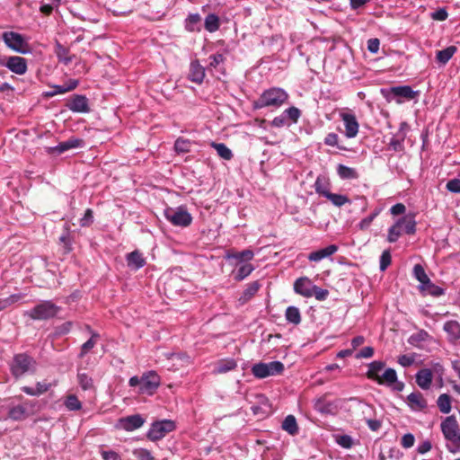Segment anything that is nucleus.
<instances>
[{"mask_svg":"<svg viewBox=\"0 0 460 460\" xmlns=\"http://www.w3.org/2000/svg\"><path fill=\"white\" fill-rule=\"evenodd\" d=\"M260 284L257 281L249 284L243 295L240 296L239 301L242 304L248 302L258 292Z\"/></svg>","mask_w":460,"mask_h":460,"instance_id":"obj_32","label":"nucleus"},{"mask_svg":"<svg viewBox=\"0 0 460 460\" xmlns=\"http://www.w3.org/2000/svg\"><path fill=\"white\" fill-rule=\"evenodd\" d=\"M73 112L86 113L90 111L88 99L84 95H75L66 104Z\"/></svg>","mask_w":460,"mask_h":460,"instance_id":"obj_17","label":"nucleus"},{"mask_svg":"<svg viewBox=\"0 0 460 460\" xmlns=\"http://www.w3.org/2000/svg\"><path fill=\"white\" fill-rule=\"evenodd\" d=\"M284 365L280 361L257 363L252 366V373L257 378H265L282 373Z\"/></svg>","mask_w":460,"mask_h":460,"instance_id":"obj_6","label":"nucleus"},{"mask_svg":"<svg viewBox=\"0 0 460 460\" xmlns=\"http://www.w3.org/2000/svg\"><path fill=\"white\" fill-rule=\"evenodd\" d=\"M54 52L59 62L68 65L72 62L74 56L70 54L68 48L63 46L58 40L55 41Z\"/></svg>","mask_w":460,"mask_h":460,"instance_id":"obj_22","label":"nucleus"},{"mask_svg":"<svg viewBox=\"0 0 460 460\" xmlns=\"http://www.w3.org/2000/svg\"><path fill=\"white\" fill-rule=\"evenodd\" d=\"M64 405L69 411H79L82 408V402L75 394H69L64 401Z\"/></svg>","mask_w":460,"mask_h":460,"instance_id":"obj_39","label":"nucleus"},{"mask_svg":"<svg viewBox=\"0 0 460 460\" xmlns=\"http://www.w3.org/2000/svg\"><path fill=\"white\" fill-rule=\"evenodd\" d=\"M390 96L396 98L397 103H402L403 102L402 99L412 100L417 97L418 92L413 91L412 88L409 85L394 86L387 90V94L385 97L389 99Z\"/></svg>","mask_w":460,"mask_h":460,"instance_id":"obj_11","label":"nucleus"},{"mask_svg":"<svg viewBox=\"0 0 460 460\" xmlns=\"http://www.w3.org/2000/svg\"><path fill=\"white\" fill-rule=\"evenodd\" d=\"M128 266L135 270L142 268L146 261L142 254L137 251H134L127 255Z\"/></svg>","mask_w":460,"mask_h":460,"instance_id":"obj_27","label":"nucleus"},{"mask_svg":"<svg viewBox=\"0 0 460 460\" xmlns=\"http://www.w3.org/2000/svg\"><path fill=\"white\" fill-rule=\"evenodd\" d=\"M402 233V229L400 227L396 221L388 230L387 241L389 243H395Z\"/></svg>","mask_w":460,"mask_h":460,"instance_id":"obj_48","label":"nucleus"},{"mask_svg":"<svg viewBox=\"0 0 460 460\" xmlns=\"http://www.w3.org/2000/svg\"><path fill=\"white\" fill-rule=\"evenodd\" d=\"M376 382L379 385H385L388 386L394 385V389L397 391H402L404 387L403 383L397 382V374L394 368L385 369V372L377 378Z\"/></svg>","mask_w":460,"mask_h":460,"instance_id":"obj_14","label":"nucleus"},{"mask_svg":"<svg viewBox=\"0 0 460 460\" xmlns=\"http://www.w3.org/2000/svg\"><path fill=\"white\" fill-rule=\"evenodd\" d=\"M144 423L145 419L140 414H134L119 419L115 427L130 432L141 428Z\"/></svg>","mask_w":460,"mask_h":460,"instance_id":"obj_12","label":"nucleus"},{"mask_svg":"<svg viewBox=\"0 0 460 460\" xmlns=\"http://www.w3.org/2000/svg\"><path fill=\"white\" fill-rule=\"evenodd\" d=\"M416 384L423 390L429 389L432 380L433 373L429 368H422L419 370L415 376Z\"/></svg>","mask_w":460,"mask_h":460,"instance_id":"obj_18","label":"nucleus"},{"mask_svg":"<svg viewBox=\"0 0 460 460\" xmlns=\"http://www.w3.org/2000/svg\"><path fill=\"white\" fill-rule=\"evenodd\" d=\"M312 296H314L318 301H323L327 298L329 292L327 289L319 288L314 284V288L311 290Z\"/></svg>","mask_w":460,"mask_h":460,"instance_id":"obj_55","label":"nucleus"},{"mask_svg":"<svg viewBox=\"0 0 460 460\" xmlns=\"http://www.w3.org/2000/svg\"><path fill=\"white\" fill-rule=\"evenodd\" d=\"M84 141L77 137H70L66 141L61 142L55 146L45 147V151L48 155H58L70 149L79 148L84 146Z\"/></svg>","mask_w":460,"mask_h":460,"instance_id":"obj_9","label":"nucleus"},{"mask_svg":"<svg viewBox=\"0 0 460 460\" xmlns=\"http://www.w3.org/2000/svg\"><path fill=\"white\" fill-rule=\"evenodd\" d=\"M98 339L99 334L97 332H92L91 338L82 345L79 357L83 358L95 346Z\"/></svg>","mask_w":460,"mask_h":460,"instance_id":"obj_41","label":"nucleus"},{"mask_svg":"<svg viewBox=\"0 0 460 460\" xmlns=\"http://www.w3.org/2000/svg\"><path fill=\"white\" fill-rule=\"evenodd\" d=\"M21 297V295L14 294L6 298H0V311L19 301Z\"/></svg>","mask_w":460,"mask_h":460,"instance_id":"obj_56","label":"nucleus"},{"mask_svg":"<svg viewBox=\"0 0 460 460\" xmlns=\"http://www.w3.org/2000/svg\"><path fill=\"white\" fill-rule=\"evenodd\" d=\"M211 146L217 151V155L225 159L231 160L233 158L232 151L224 143H211Z\"/></svg>","mask_w":460,"mask_h":460,"instance_id":"obj_34","label":"nucleus"},{"mask_svg":"<svg viewBox=\"0 0 460 460\" xmlns=\"http://www.w3.org/2000/svg\"><path fill=\"white\" fill-rule=\"evenodd\" d=\"M415 438L411 433H407L402 436L401 444L404 448H410L414 445Z\"/></svg>","mask_w":460,"mask_h":460,"instance_id":"obj_61","label":"nucleus"},{"mask_svg":"<svg viewBox=\"0 0 460 460\" xmlns=\"http://www.w3.org/2000/svg\"><path fill=\"white\" fill-rule=\"evenodd\" d=\"M93 221V210L91 208H87L84 212V217L80 219L81 226H88Z\"/></svg>","mask_w":460,"mask_h":460,"instance_id":"obj_58","label":"nucleus"},{"mask_svg":"<svg viewBox=\"0 0 460 460\" xmlns=\"http://www.w3.org/2000/svg\"><path fill=\"white\" fill-rule=\"evenodd\" d=\"M205 29L209 32H215L219 29L220 22L217 15L209 13L205 18Z\"/></svg>","mask_w":460,"mask_h":460,"instance_id":"obj_35","label":"nucleus"},{"mask_svg":"<svg viewBox=\"0 0 460 460\" xmlns=\"http://www.w3.org/2000/svg\"><path fill=\"white\" fill-rule=\"evenodd\" d=\"M160 385V376L155 371L144 373L141 376L139 393L153 394Z\"/></svg>","mask_w":460,"mask_h":460,"instance_id":"obj_10","label":"nucleus"},{"mask_svg":"<svg viewBox=\"0 0 460 460\" xmlns=\"http://www.w3.org/2000/svg\"><path fill=\"white\" fill-rule=\"evenodd\" d=\"M338 172L339 175L344 179L354 178L356 176V172L352 168L341 164L339 165Z\"/></svg>","mask_w":460,"mask_h":460,"instance_id":"obj_57","label":"nucleus"},{"mask_svg":"<svg viewBox=\"0 0 460 460\" xmlns=\"http://www.w3.org/2000/svg\"><path fill=\"white\" fill-rule=\"evenodd\" d=\"M58 312L59 307L47 300L38 304L25 314L32 320H48L56 316Z\"/></svg>","mask_w":460,"mask_h":460,"instance_id":"obj_4","label":"nucleus"},{"mask_svg":"<svg viewBox=\"0 0 460 460\" xmlns=\"http://www.w3.org/2000/svg\"><path fill=\"white\" fill-rule=\"evenodd\" d=\"M419 289L423 295H430L435 297L440 296L445 293L442 288L432 283L429 279L422 285H420Z\"/></svg>","mask_w":460,"mask_h":460,"instance_id":"obj_23","label":"nucleus"},{"mask_svg":"<svg viewBox=\"0 0 460 460\" xmlns=\"http://www.w3.org/2000/svg\"><path fill=\"white\" fill-rule=\"evenodd\" d=\"M283 113L286 119L291 120L292 122H296L301 115L300 111L296 107L286 109Z\"/></svg>","mask_w":460,"mask_h":460,"instance_id":"obj_54","label":"nucleus"},{"mask_svg":"<svg viewBox=\"0 0 460 460\" xmlns=\"http://www.w3.org/2000/svg\"><path fill=\"white\" fill-rule=\"evenodd\" d=\"M379 213H380V209H376L370 216L363 218L358 224L359 229L360 230L367 229L369 227V226L371 225V223L373 222V220L378 216Z\"/></svg>","mask_w":460,"mask_h":460,"instance_id":"obj_53","label":"nucleus"},{"mask_svg":"<svg viewBox=\"0 0 460 460\" xmlns=\"http://www.w3.org/2000/svg\"><path fill=\"white\" fill-rule=\"evenodd\" d=\"M254 270V267L250 264L246 263L242 265L234 277V279L238 281L244 279L247 276H249L252 271Z\"/></svg>","mask_w":460,"mask_h":460,"instance_id":"obj_49","label":"nucleus"},{"mask_svg":"<svg viewBox=\"0 0 460 460\" xmlns=\"http://www.w3.org/2000/svg\"><path fill=\"white\" fill-rule=\"evenodd\" d=\"M374 355V349L372 347H365L357 353V358H369Z\"/></svg>","mask_w":460,"mask_h":460,"instance_id":"obj_63","label":"nucleus"},{"mask_svg":"<svg viewBox=\"0 0 460 460\" xmlns=\"http://www.w3.org/2000/svg\"><path fill=\"white\" fill-rule=\"evenodd\" d=\"M2 38L4 42L9 49L18 53H27L28 45L22 35H21L20 33L14 31H5L3 33Z\"/></svg>","mask_w":460,"mask_h":460,"instance_id":"obj_8","label":"nucleus"},{"mask_svg":"<svg viewBox=\"0 0 460 460\" xmlns=\"http://www.w3.org/2000/svg\"><path fill=\"white\" fill-rule=\"evenodd\" d=\"M314 189L316 193L326 198L329 194V183L327 180L323 176H318L314 182Z\"/></svg>","mask_w":460,"mask_h":460,"instance_id":"obj_38","label":"nucleus"},{"mask_svg":"<svg viewBox=\"0 0 460 460\" xmlns=\"http://www.w3.org/2000/svg\"><path fill=\"white\" fill-rule=\"evenodd\" d=\"M282 429L290 435H296L298 432L296 418L293 415H288L282 422Z\"/></svg>","mask_w":460,"mask_h":460,"instance_id":"obj_33","label":"nucleus"},{"mask_svg":"<svg viewBox=\"0 0 460 460\" xmlns=\"http://www.w3.org/2000/svg\"><path fill=\"white\" fill-rule=\"evenodd\" d=\"M175 429V424L172 420H164L154 422L147 432V438L151 441H156L172 432Z\"/></svg>","mask_w":460,"mask_h":460,"instance_id":"obj_7","label":"nucleus"},{"mask_svg":"<svg viewBox=\"0 0 460 460\" xmlns=\"http://www.w3.org/2000/svg\"><path fill=\"white\" fill-rule=\"evenodd\" d=\"M77 380L83 390H89L93 387V381L91 376L85 373H78Z\"/></svg>","mask_w":460,"mask_h":460,"instance_id":"obj_47","label":"nucleus"},{"mask_svg":"<svg viewBox=\"0 0 460 460\" xmlns=\"http://www.w3.org/2000/svg\"><path fill=\"white\" fill-rule=\"evenodd\" d=\"M286 319L288 323L293 324H299L301 322L300 311L296 306H288L285 314Z\"/></svg>","mask_w":460,"mask_h":460,"instance_id":"obj_36","label":"nucleus"},{"mask_svg":"<svg viewBox=\"0 0 460 460\" xmlns=\"http://www.w3.org/2000/svg\"><path fill=\"white\" fill-rule=\"evenodd\" d=\"M205 77V69L198 60L191 61L190 65L189 78L194 83L201 84Z\"/></svg>","mask_w":460,"mask_h":460,"instance_id":"obj_20","label":"nucleus"},{"mask_svg":"<svg viewBox=\"0 0 460 460\" xmlns=\"http://www.w3.org/2000/svg\"><path fill=\"white\" fill-rule=\"evenodd\" d=\"M50 387V384L46 382H38L36 387L22 386V391L31 396H39L46 393Z\"/></svg>","mask_w":460,"mask_h":460,"instance_id":"obj_25","label":"nucleus"},{"mask_svg":"<svg viewBox=\"0 0 460 460\" xmlns=\"http://www.w3.org/2000/svg\"><path fill=\"white\" fill-rule=\"evenodd\" d=\"M288 99V93L284 89L279 87H271L263 91L260 97L253 102V108H279L283 105Z\"/></svg>","mask_w":460,"mask_h":460,"instance_id":"obj_1","label":"nucleus"},{"mask_svg":"<svg viewBox=\"0 0 460 460\" xmlns=\"http://www.w3.org/2000/svg\"><path fill=\"white\" fill-rule=\"evenodd\" d=\"M447 189L453 193H460V179H452L447 181Z\"/></svg>","mask_w":460,"mask_h":460,"instance_id":"obj_60","label":"nucleus"},{"mask_svg":"<svg viewBox=\"0 0 460 460\" xmlns=\"http://www.w3.org/2000/svg\"><path fill=\"white\" fill-rule=\"evenodd\" d=\"M413 276L420 282V285H422L426 280L429 279L426 274L424 268L420 264L414 265Z\"/></svg>","mask_w":460,"mask_h":460,"instance_id":"obj_50","label":"nucleus"},{"mask_svg":"<svg viewBox=\"0 0 460 460\" xmlns=\"http://www.w3.org/2000/svg\"><path fill=\"white\" fill-rule=\"evenodd\" d=\"M36 361L27 354L21 353L13 357L10 369L15 378L36 371Z\"/></svg>","mask_w":460,"mask_h":460,"instance_id":"obj_3","label":"nucleus"},{"mask_svg":"<svg viewBox=\"0 0 460 460\" xmlns=\"http://www.w3.org/2000/svg\"><path fill=\"white\" fill-rule=\"evenodd\" d=\"M437 404L442 413L447 414L451 411V397L447 394H443L438 396Z\"/></svg>","mask_w":460,"mask_h":460,"instance_id":"obj_37","label":"nucleus"},{"mask_svg":"<svg viewBox=\"0 0 460 460\" xmlns=\"http://www.w3.org/2000/svg\"><path fill=\"white\" fill-rule=\"evenodd\" d=\"M445 332L452 340L460 339V323L456 321H448L444 324Z\"/></svg>","mask_w":460,"mask_h":460,"instance_id":"obj_30","label":"nucleus"},{"mask_svg":"<svg viewBox=\"0 0 460 460\" xmlns=\"http://www.w3.org/2000/svg\"><path fill=\"white\" fill-rule=\"evenodd\" d=\"M132 455L135 460H156L148 449L143 447L135 448Z\"/></svg>","mask_w":460,"mask_h":460,"instance_id":"obj_44","label":"nucleus"},{"mask_svg":"<svg viewBox=\"0 0 460 460\" xmlns=\"http://www.w3.org/2000/svg\"><path fill=\"white\" fill-rule=\"evenodd\" d=\"M4 66L13 73L20 75H24L27 71L26 59L18 56L9 57Z\"/></svg>","mask_w":460,"mask_h":460,"instance_id":"obj_15","label":"nucleus"},{"mask_svg":"<svg viewBox=\"0 0 460 460\" xmlns=\"http://www.w3.org/2000/svg\"><path fill=\"white\" fill-rule=\"evenodd\" d=\"M391 263V254L388 251H384L380 257V270H385Z\"/></svg>","mask_w":460,"mask_h":460,"instance_id":"obj_59","label":"nucleus"},{"mask_svg":"<svg viewBox=\"0 0 460 460\" xmlns=\"http://www.w3.org/2000/svg\"><path fill=\"white\" fill-rule=\"evenodd\" d=\"M400 227L402 229V232L412 234L416 231V222L413 217L405 216L397 220Z\"/></svg>","mask_w":460,"mask_h":460,"instance_id":"obj_26","label":"nucleus"},{"mask_svg":"<svg viewBox=\"0 0 460 460\" xmlns=\"http://www.w3.org/2000/svg\"><path fill=\"white\" fill-rule=\"evenodd\" d=\"M338 251V246L335 244H331L325 248L312 252L308 255V260L310 261H320L325 258H328L334 254Z\"/></svg>","mask_w":460,"mask_h":460,"instance_id":"obj_19","label":"nucleus"},{"mask_svg":"<svg viewBox=\"0 0 460 460\" xmlns=\"http://www.w3.org/2000/svg\"><path fill=\"white\" fill-rule=\"evenodd\" d=\"M201 18L198 13L190 14L186 19L185 28L188 31H199L198 28V24L199 23Z\"/></svg>","mask_w":460,"mask_h":460,"instance_id":"obj_43","label":"nucleus"},{"mask_svg":"<svg viewBox=\"0 0 460 460\" xmlns=\"http://www.w3.org/2000/svg\"><path fill=\"white\" fill-rule=\"evenodd\" d=\"M407 400L409 406L415 411L423 410L427 406V401L419 392L410 394L407 397Z\"/></svg>","mask_w":460,"mask_h":460,"instance_id":"obj_24","label":"nucleus"},{"mask_svg":"<svg viewBox=\"0 0 460 460\" xmlns=\"http://www.w3.org/2000/svg\"><path fill=\"white\" fill-rule=\"evenodd\" d=\"M385 367V363L382 361H373L368 366V370L367 376L368 378L376 381L380 376V371H382Z\"/></svg>","mask_w":460,"mask_h":460,"instance_id":"obj_31","label":"nucleus"},{"mask_svg":"<svg viewBox=\"0 0 460 460\" xmlns=\"http://www.w3.org/2000/svg\"><path fill=\"white\" fill-rule=\"evenodd\" d=\"M79 84V81L76 79H69L62 85H53L52 89L55 90L56 94H64L66 93L75 90Z\"/></svg>","mask_w":460,"mask_h":460,"instance_id":"obj_29","label":"nucleus"},{"mask_svg":"<svg viewBox=\"0 0 460 460\" xmlns=\"http://www.w3.org/2000/svg\"><path fill=\"white\" fill-rule=\"evenodd\" d=\"M190 142L187 139L178 138L174 143V149L177 153H188L190 149Z\"/></svg>","mask_w":460,"mask_h":460,"instance_id":"obj_51","label":"nucleus"},{"mask_svg":"<svg viewBox=\"0 0 460 460\" xmlns=\"http://www.w3.org/2000/svg\"><path fill=\"white\" fill-rule=\"evenodd\" d=\"M448 14L445 8H439L431 13V18L436 21H445Z\"/></svg>","mask_w":460,"mask_h":460,"instance_id":"obj_62","label":"nucleus"},{"mask_svg":"<svg viewBox=\"0 0 460 460\" xmlns=\"http://www.w3.org/2000/svg\"><path fill=\"white\" fill-rule=\"evenodd\" d=\"M335 441L338 445L346 449L350 448L353 445L352 438L349 435H337Z\"/></svg>","mask_w":460,"mask_h":460,"instance_id":"obj_52","label":"nucleus"},{"mask_svg":"<svg viewBox=\"0 0 460 460\" xmlns=\"http://www.w3.org/2000/svg\"><path fill=\"white\" fill-rule=\"evenodd\" d=\"M7 418L13 420H22L26 419V415L24 413V410L21 406V404L13 406L8 411V416Z\"/></svg>","mask_w":460,"mask_h":460,"instance_id":"obj_40","label":"nucleus"},{"mask_svg":"<svg viewBox=\"0 0 460 460\" xmlns=\"http://www.w3.org/2000/svg\"><path fill=\"white\" fill-rule=\"evenodd\" d=\"M340 117L342 119L345 127V136L348 138L355 137L359 129V124L356 116L349 112H341Z\"/></svg>","mask_w":460,"mask_h":460,"instance_id":"obj_13","label":"nucleus"},{"mask_svg":"<svg viewBox=\"0 0 460 460\" xmlns=\"http://www.w3.org/2000/svg\"><path fill=\"white\" fill-rule=\"evenodd\" d=\"M21 406L24 410L26 417L35 414L40 409L39 402L33 400H26Z\"/></svg>","mask_w":460,"mask_h":460,"instance_id":"obj_42","label":"nucleus"},{"mask_svg":"<svg viewBox=\"0 0 460 460\" xmlns=\"http://www.w3.org/2000/svg\"><path fill=\"white\" fill-rule=\"evenodd\" d=\"M312 288H314V283L307 277L298 278L294 283V291L306 298L312 297Z\"/></svg>","mask_w":460,"mask_h":460,"instance_id":"obj_16","label":"nucleus"},{"mask_svg":"<svg viewBox=\"0 0 460 460\" xmlns=\"http://www.w3.org/2000/svg\"><path fill=\"white\" fill-rule=\"evenodd\" d=\"M441 431L448 441L447 449L452 453L460 451L459 425L455 416L447 417L441 423Z\"/></svg>","mask_w":460,"mask_h":460,"instance_id":"obj_2","label":"nucleus"},{"mask_svg":"<svg viewBox=\"0 0 460 460\" xmlns=\"http://www.w3.org/2000/svg\"><path fill=\"white\" fill-rule=\"evenodd\" d=\"M164 217L173 226L186 227L191 224L192 217L184 207L167 208Z\"/></svg>","mask_w":460,"mask_h":460,"instance_id":"obj_5","label":"nucleus"},{"mask_svg":"<svg viewBox=\"0 0 460 460\" xmlns=\"http://www.w3.org/2000/svg\"><path fill=\"white\" fill-rule=\"evenodd\" d=\"M102 456L103 460H121V457L119 456V455L117 452L112 451V450L102 451Z\"/></svg>","mask_w":460,"mask_h":460,"instance_id":"obj_64","label":"nucleus"},{"mask_svg":"<svg viewBox=\"0 0 460 460\" xmlns=\"http://www.w3.org/2000/svg\"><path fill=\"white\" fill-rule=\"evenodd\" d=\"M326 199H328L336 207H341L346 203L350 202L347 196L341 194H334L332 192H329V194L326 196Z\"/></svg>","mask_w":460,"mask_h":460,"instance_id":"obj_46","label":"nucleus"},{"mask_svg":"<svg viewBox=\"0 0 460 460\" xmlns=\"http://www.w3.org/2000/svg\"><path fill=\"white\" fill-rule=\"evenodd\" d=\"M456 50V47L449 46L442 50L438 51L436 58L438 62H439L442 65H445L452 58Z\"/></svg>","mask_w":460,"mask_h":460,"instance_id":"obj_28","label":"nucleus"},{"mask_svg":"<svg viewBox=\"0 0 460 460\" xmlns=\"http://www.w3.org/2000/svg\"><path fill=\"white\" fill-rule=\"evenodd\" d=\"M254 256V253L251 250H244L243 252H233V253H229L227 255V258L229 259H235L239 261H249L251 260H252Z\"/></svg>","mask_w":460,"mask_h":460,"instance_id":"obj_45","label":"nucleus"},{"mask_svg":"<svg viewBox=\"0 0 460 460\" xmlns=\"http://www.w3.org/2000/svg\"><path fill=\"white\" fill-rule=\"evenodd\" d=\"M237 367V363L234 358H224L218 360L215 364L213 369L214 374H226L229 371L234 370Z\"/></svg>","mask_w":460,"mask_h":460,"instance_id":"obj_21","label":"nucleus"}]
</instances>
